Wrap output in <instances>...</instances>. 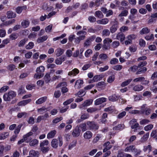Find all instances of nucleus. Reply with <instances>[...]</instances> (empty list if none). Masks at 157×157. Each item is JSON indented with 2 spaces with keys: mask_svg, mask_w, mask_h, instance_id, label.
<instances>
[{
  "mask_svg": "<svg viewBox=\"0 0 157 157\" xmlns=\"http://www.w3.org/2000/svg\"><path fill=\"white\" fill-rule=\"evenodd\" d=\"M104 148L103 150L104 152H105L107 150H109L112 147V146L110 144V142L108 141L104 144L103 145Z\"/></svg>",
  "mask_w": 157,
  "mask_h": 157,
  "instance_id": "obj_9",
  "label": "nucleus"
},
{
  "mask_svg": "<svg viewBox=\"0 0 157 157\" xmlns=\"http://www.w3.org/2000/svg\"><path fill=\"white\" fill-rule=\"evenodd\" d=\"M124 127V125L123 124H119L113 128V129L115 130H121Z\"/></svg>",
  "mask_w": 157,
  "mask_h": 157,
  "instance_id": "obj_36",
  "label": "nucleus"
},
{
  "mask_svg": "<svg viewBox=\"0 0 157 157\" xmlns=\"http://www.w3.org/2000/svg\"><path fill=\"white\" fill-rule=\"evenodd\" d=\"M146 105L144 104L141 106V112L142 114L147 115L151 113V110L149 108L146 107Z\"/></svg>",
  "mask_w": 157,
  "mask_h": 157,
  "instance_id": "obj_4",
  "label": "nucleus"
},
{
  "mask_svg": "<svg viewBox=\"0 0 157 157\" xmlns=\"http://www.w3.org/2000/svg\"><path fill=\"white\" fill-rule=\"evenodd\" d=\"M9 135L7 132H3L0 134V140H4Z\"/></svg>",
  "mask_w": 157,
  "mask_h": 157,
  "instance_id": "obj_34",
  "label": "nucleus"
},
{
  "mask_svg": "<svg viewBox=\"0 0 157 157\" xmlns=\"http://www.w3.org/2000/svg\"><path fill=\"white\" fill-rule=\"evenodd\" d=\"M132 147L131 151L135 154V155H138L140 154L141 151L136 148L134 145H132Z\"/></svg>",
  "mask_w": 157,
  "mask_h": 157,
  "instance_id": "obj_22",
  "label": "nucleus"
},
{
  "mask_svg": "<svg viewBox=\"0 0 157 157\" xmlns=\"http://www.w3.org/2000/svg\"><path fill=\"white\" fill-rule=\"evenodd\" d=\"M28 116V115L27 113L25 112H22L19 113L17 115V117L19 118H21L23 117L25 118Z\"/></svg>",
  "mask_w": 157,
  "mask_h": 157,
  "instance_id": "obj_16",
  "label": "nucleus"
},
{
  "mask_svg": "<svg viewBox=\"0 0 157 157\" xmlns=\"http://www.w3.org/2000/svg\"><path fill=\"white\" fill-rule=\"evenodd\" d=\"M128 13V11L126 10H124L122 11L121 13L119 15V17H122L123 16H126Z\"/></svg>",
  "mask_w": 157,
  "mask_h": 157,
  "instance_id": "obj_50",
  "label": "nucleus"
},
{
  "mask_svg": "<svg viewBox=\"0 0 157 157\" xmlns=\"http://www.w3.org/2000/svg\"><path fill=\"white\" fill-rule=\"evenodd\" d=\"M22 126V124H19L17 126L14 131L15 134H17L19 133Z\"/></svg>",
  "mask_w": 157,
  "mask_h": 157,
  "instance_id": "obj_55",
  "label": "nucleus"
},
{
  "mask_svg": "<svg viewBox=\"0 0 157 157\" xmlns=\"http://www.w3.org/2000/svg\"><path fill=\"white\" fill-rule=\"evenodd\" d=\"M88 128L90 129L96 130L98 128V125L95 124L94 122L88 121L87 123Z\"/></svg>",
  "mask_w": 157,
  "mask_h": 157,
  "instance_id": "obj_6",
  "label": "nucleus"
},
{
  "mask_svg": "<svg viewBox=\"0 0 157 157\" xmlns=\"http://www.w3.org/2000/svg\"><path fill=\"white\" fill-rule=\"evenodd\" d=\"M82 34H86V31L81 30L79 31L77 33V35L79 36L75 38V42L76 43H79L81 40H83L85 39V36H84V35L80 36Z\"/></svg>",
  "mask_w": 157,
  "mask_h": 157,
  "instance_id": "obj_2",
  "label": "nucleus"
},
{
  "mask_svg": "<svg viewBox=\"0 0 157 157\" xmlns=\"http://www.w3.org/2000/svg\"><path fill=\"white\" fill-rule=\"evenodd\" d=\"M18 37V34L16 33H12L10 36V38L12 40H15Z\"/></svg>",
  "mask_w": 157,
  "mask_h": 157,
  "instance_id": "obj_45",
  "label": "nucleus"
},
{
  "mask_svg": "<svg viewBox=\"0 0 157 157\" xmlns=\"http://www.w3.org/2000/svg\"><path fill=\"white\" fill-rule=\"evenodd\" d=\"M64 52V50L60 48H57L55 51V53L57 56L61 55Z\"/></svg>",
  "mask_w": 157,
  "mask_h": 157,
  "instance_id": "obj_20",
  "label": "nucleus"
},
{
  "mask_svg": "<svg viewBox=\"0 0 157 157\" xmlns=\"http://www.w3.org/2000/svg\"><path fill=\"white\" fill-rule=\"evenodd\" d=\"M150 31V29L147 28H144L140 31V34H143L147 33L149 32Z\"/></svg>",
  "mask_w": 157,
  "mask_h": 157,
  "instance_id": "obj_37",
  "label": "nucleus"
},
{
  "mask_svg": "<svg viewBox=\"0 0 157 157\" xmlns=\"http://www.w3.org/2000/svg\"><path fill=\"white\" fill-rule=\"evenodd\" d=\"M18 93L19 94H21L25 93V91L24 90V87L21 86L19 88Z\"/></svg>",
  "mask_w": 157,
  "mask_h": 157,
  "instance_id": "obj_53",
  "label": "nucleus"
},
{
  "mask_svg": "<svg viewBox=\"0 0 157 157\" xmlns=\"http://www.w3.org/2000/svg\"><path fill=\"white\" fill-rule=\"evenodd\" d=\"M40 150L44 153H47L49 150L50 148L48 146L40 147Z\"/></svg>",
  "mask_w": 157,
  "mask_h": 157,
  "instance_id": "obj_32",
  "label": "nucleus"
},
{
  "mask_svg": "<svg viewBox=\"0 0 157 157\" xmlns=\"http://www.w3.org/2000/svg\"><path fill=\"white\" fill-rule=\"evenodd\" d=\"M125 38L124 35L121 33H118L116 36V39L118 40H120L121 42L124 40Z\"/></svg>",
  "mask_w": 157,
  "mask_h": 157,
  "instance_id": "obj_12",
  "label": "nucleus"
},
{
  "mask_svg": "<svg viewBox=\"0 0 157 157\" xmlns=\"http://www.w3.org/2000/svg\"><path fill=\"white\" fill-rule=\"evenodd\" d=\"M136 37V36L134 34L130 35L127 36V39L131 41H132V40L135 39Z\"/></svg>",
  "mask_w": 157,
  "mask_h": 157,
  "instance_id": "obj_62",
  "label": "nucleus"
},
{
  "mask_svg": "<svg viewBox=\"0 0 157 157\" xmlns=\"http://www.w3.org/2000/svg\"><path fill=\"white\" fill-rule=\"evenodd\" d=\"M119 98V97L118 96L113 94L109 97V100L110 101H117Z\"/></svg>",
  "mask_w": 157,
  "mask_h": 157,
  "instance_id": "obj_14",
  "label": "nucleus"
},
{
  "mask_svg": "<svg viewBox=\"0 0 157 157\" xmlns=\"http://www.w3.org/2000/svg\"><path fill=\"white\" fill-rule=\"evenodd\" d=\"M8 93L11 99H13L14 97H15L16 95V93L12 90L9 91Z\"/></svg>",
  "mask_w": 157,
  "mask_h": 157,
  "instance_id": "obj_43",
  "label": "nucleus"
},
{
  "mask_svg": "<svg viewBox=\"0 0 157 157\" xmlns=\"http://www.w3.org/2000/svg\"><path fill=\"white\" fill-rule=\"evenodd\" d=\"M114 79L115 75H112L108 77L107 82L109 83H111L114 81Z\"/></svg>",
  "mask_w": 157,
  "mask_h": 157,
  "instance_id": "obj_44",
  "label": "nucleus"
},
{
  "mask_svg": "<svg viewBox=\"0 0 157 157\" xmlns=\"http://www.w3.org/2000/svg\"><path fill=\"white\" fill-rule=\"evenodd\" d=\"M56 133V131L55 130L51 131L47 135V138L50 139L53 137Z\"/></svg>",
  "mask_w": 157,
  "mask_h": 157,
  "instance_id": "obj_31",
  "label": "nucleus"
},
{
  "mask_svg": "<svg viewBox=\"0 0 157 157\" xmlns=\"http://www.w3.org/2000/svg\"><path fill=\"white\" fill-rule=\"evenodd\" d=\"M79 128H80L82 129L83 132H84L86 130V124L85 123H82L79 125V126H78Z\"/></svg>",
  "mask_w": 157,
  "mask_h": 157,
  "instance_id": "obj_54",
  "label": "nucleus"
},
{
  "mask_svg": "<svg viewBox=\"0 0 157 157\" xmlns=\"http://www.w3.org/2000/svg\"><path fill=\"white\" fill-rule=\"evenodd\" d=\"M144 87L142 85H137L135 86L133 88V90L135 91H140L142 90Z\"/></svg>",
  "mask_w": 157,
  "mask_h": 157,
  "instance_id": "obj_23",
  "label": "nucleus"
},
{
  "mask_svg": "<svg viewBox=\"0 0 157 157\" xmlns=\"http://www.w3.org/2000/svg\"><path fill=\"white\" fill-rule=\"evenodd\" d=\"M30 22L28 20H23L21 23L22 26L24 28H27L29 25Z\"/></svg>",
  "mask_w": 157,
  "mask_h": 157,
  "instance_id": "obj_18",
  "label": "nucleus"
},
{
  "mask_svg": "<svg viewBox=\"0 0 157 157\" xmlns=\"http://www.w3.org/2000/svg\"><path fill=\"white\" fill-rule=\"evenodd\" d=\"M132 81V79H130L127 80L126 81L123 82L121 85V86L122 87H124L125 86L128 85L130 82Z\"/></svg>",
  "mask_w": 157,
  "mask_h": 157,
  "instance_id": "obj_46",
  "label": "nucleus"
},
{
  "mask_svg": "<svg viewBox=\"0 0 157 157\" xmlns=\"http://www.w3.org/2000/svg\"><path fill=\"white\" fill-rule=\"evenodd\" d=\"M105 85V83L104 82H99L96 84V86L98 88H100Z\"/></svg>",
  "mask_w": 157,
  "mask_h": 157,
  "instance_id": "obj_63",
  "label": "nucleus"
},
{
  "mask_svg": "<svg viewBox=\"0 0 157 157\" xmlns=\"http://www.w3.org/2000/svg\"><path fill=\"white\" fill-rule=\"evenodd\" d=\"M93 102V100L92 99L87 100L85 101L82 104V105L83 107L88 106L91 105Z\"/></svg>",
  "mask_w": 157,
  "mask_h": 157,
  "instance_id": "obj_28",
  "label": "nucleus"
},
{
  "mask_svg": "<svg viewBox=\"0 0 157 157\" xmlns=\"http://www.w3.org/2000/svg\"><path fill=\"white\" fill-rule=\"evenodd\" d=\"M92 132L89 131H88L84 133L83 136L85 139L89 140L92 137Z\"/></svg>",
  "mask_w": 157,
  "mask_h": 157,
  "instance_id": "obj_13",
  "label": "nucleus"
},
{
  "mask_svg": "<svg viewBox=\"0 0 157 157\" xmlns=\"http://www.w3.org/2000/svg\"><path fill=\"white\" fill-rule=\"evenodd\" d=\"M149 133L147 132L141 138L140 141L141 143L145 142L148 139L149 136Z\"/></svg>",
  "mask_w": 157,
  "mask_h": 157,
  "instance_id": "obj_24",
  "label": "nucleus"
},
{
  "mask_svg": "<svg viewBox=\"0 0 157 157\" xmlns=\"http://www.w3.org/2000/svg\"><path fill=\"white\" fill-rule=\"evenodd\" d=\"M74 101V99L73 98H70L63 103V105H67Z\"/></svg>",
  "mask_w": 157,
  "mask_h": 157,
  "instance_id": "obj_59",
  "label": "nucleus"
},
{
  "mask_svg": "<svg viewBox=\"0 0 157 157\" xmlns=\"http://www.w3.org/2000/svg\"><path fill=\"white\" fill-rule=\"evenodd\" d=\"M81 130L79 127L78 126H76L75 128L73 130L72 133V136L75 137H77L80 136Z\"/></svg>",
  "mask_w": 157,
  "mask_h": 157,
  "instance_id": "obj_7",
  "label": "nucleus"
},
{
  "mask_svg": "<svg viewBox=\"0 0 157 157\" xmlns=\"http://www.w3.org/2000/svg\"><path fill=\"white\" fill-rule=\"evenodd\" d=\"M136 120L135 119H132L130 121V124L132 129L136 128L139 126V124L136 123Z\"/></svg>",
  "mask_w": 157,
  "mask_h": 157,
  "instance_id": "obj_8",
  "label": "nucleus"
},
{
  "mask_svg": "<svg viewBox=\"0 0 157 157\" xmlns=\"http://www.w3.org/2000/svg\"><path fill=\"white\" fill-rule=\"evenodd\" d=\"M153 127V126L152 124H150L145 126L144 128V130L146 131H148L151 130Z\"/></svg>",
  "mask_w": 157,
  "mask_h": 157,
  "instance_id": "obj_58",
  "label": "nucleus"
},
{
  "mask_svg": "<svg viewBox=\"0 0 157 157\" xmlns=\"http://www.w3.org/2000/svg\"><path fill=\"white\" fill-rule=\"evenodd\" d=\"M147 70V68L146 67H144L140 69L136 72V74L139 75L142 73H144Z\"/></svg>",
  "mask_w": 157,
  "mask_h": 157,
  "instance_id": "obj_41",
  "label": "nucleus"
},
{
  "mask_svg": "<svg viewBox=\"0 0 157 157\" xmlns=\"http://www.w3.org/2000/svg\"><path fill=\"white\" fill-rule=\"evenodd\" d=\"M119 45L120 43L118 41H115L112 43V46L114 48H116Z\"/></svg>",
  "mask_w": 157,
  "mask_h": 157,
  "instance_id": "obj_51",
  "label": "nucleus"
},
{
  "mask_svg": "<svg viewBox=\"0 0 157 157\" xmlns=\"http://www.w3.org/2000/svg\"><path fill=\"white\" fill-rule=\"evenodd\" d=\"M106 100V98L103 97L97 99L95 101V104L97 105H100L105 102Z\"/></svg>",
  "mask_w": 157,
  "mask_h": 157,
  "instance_id": "obj_11",
  "label": "nucleus"
},
{
  "mask_svg": "<svg viewBox=\"0 0 157 157\" xmlns=\"http://www.w3.org/2000/svg\"><path fill=\"white\" fill-rule=\"evenodd\" d=\"M102 33L103 36H108L110 35V32L108 29H105L102 31Z\"/></svg>",
  "mask_w": 157,
  "mask_h": 157,
  "instance_id": "obj_47",
  "label": "nucleus"
},
{
  "mask_svg": "<svg viewBox=\"0 0 157 157\" xmlns=\"http://www.w3.org/2000/svg\"><path fill=\"white\" fill-rule=\"evenodd\" d=\"M95 16L96 17L100 19L104 17L102 13L100 11H96L95 13Z\"/></svg>",
  "mask_w": 157,
  "mask_h": 157,
  "instance_id": "obj_33",
  "label": "nucleus"
},
{
  "mask_svg": "<svg viewBox=\"0 0 157 157\" xmlns=\"http://www.w3.org/2000/svg\"><path fill=\"white\" fill-rule=\"evenodd\" d=\"M52 25H50L46 27L45 29V31L46 32L49 33L51 32V31L52 29Z\"/></svg>",
  "mask_w": 157,
  "mask_h": 157,
  "instance_id": "obj_61",
  "label": "nucleus"
},
{
  "mask_svg": "<svg viewBox=\"0 0 157 157\" xmlns=\"http://www.w3.org/2000/svg\"><path fill=\"white\" fill-rule=\"evenodd\" d=\"M38 141L36 139H33L29 142V145L31 146H35L37 145Z\"/></svg>",
  "mask_w": 157,
  "mask_h": 157,
  "instance_id": "obj_40",
  "label": "nucleus"
},
{
  "mask_svg": "<svg viewBox=\"0 0 157 157\" xmlns=\"http://www.w3.org/2000/svg\"><path fill=\"white\" fill-rule=\"evenodd\" d=\"M44 79L45 82L47 83H48L50 82L51 80V78L50 74L49 73H47L46 74L44 77Z\"/></svg>",
  "mask_w": 157,
  "mask_h": 157,
  "instance_id": "obj_38",
  "label": "nucleus"
},
{
  "mask_svg": "<svg viewBox=\"0 0 157 157\" xmlns=\"http://www.w3.org/2000/svg\"><path fill=\"white\" fill-rule=\"evenodd\" d=\"M31 99H29L25 100H23L19 102L18 104V105L19 106H24L29 103L31 101Z\"/></svg>",
  "mask_w": 157,
  "mask_h": 157,
  "instance_id": "obj_15",
  "label": "nucleus"
},
{
  "mask_svg": "<svg viewBox=\"0 0 157 157\" xmlns=\"http://www.w3.org/2000/svg\"><path fill=\"white\" fill-rule=\"evenodd\" d=\"M151 146L150 145H149L147 146H144L143 151H144L145 152L148 150V152H150L151 151Z\"/></svg>",
  "mask_w": 157,
  "mask_h": 157,
  "instance_id": "obj_42",
  "label": "nucleus"
},
{
  "mask_svg": "<svg viewBox=\"0 0 157 157\" xmlns=\"http://www.w3.org/2000/svg\"><path fill=\"white\" fill-rule=\"evenodd\" d=\"M28 40L27 38H25L21 40L18 44V46L19 47L23 46Z\"/></svg>",
  "mask_w": 157,
  "mask_h": 157,
  "instance_id": "obj_35",
  "label": "nucleus"
},
{
  "mask_svg": "<svg viewBox=\"0 0 157 157\" xmlns=\"http://www.w3.org/2000/svg\"><path fill=\"white\" fill-rule=\"evenodd\" d=\"M3 98L4 100L6 101H10L11 99L8 93L4 94L3 96Z\"/></svg>",
  "mask_w": 157,
  "mask_h": 157,
  "instance_id": "obj_39",
  "label": "nucleus"
},
{
  "mask_svg": "<svg viewBox=\"0 0 157 157\" xmlns=\"http://www.w3.org/2000/svg\"><path fill=\"white\" fill-rule=\"evenodd\" d=\"M79 73V71L77 68H75L72 71H69L68 73V75L71 76L73 75L74 76L76 75Z\"/></svg>",
  "mask_w": 157,
  "mask_h": 157,
  "instance_id": "obj_19",
  "label": "nucleus"
},
{
  "mask_svg": "<svg viewBox=\"0 0 157 157\" xmlns=\"http://www.w3.org/2000/svg\"><path fill=\"white\" fill-rule=\"evenodd\" d=\"M47 97L46 96L40 98L36 101V103L37 104H41L45 102L47 100Z\"/></svg>",
  "mask_w": 157,
  "mask_h": 157,
  "instance_id": "obj_25",
  "label": "nucleus"
},
{
  "mask_svg": "<svg viewBox=\"0 0 157 157\" xmlns=\"http://www.w3.org/2000/svg\"><path fill=\"white\" fill-rule=\"evenodd\" d=\"M58 141L56 139H53L51 142L52 146L54 148H56L58 145Z\"/></svg>",
  "mask_w": 157,
  "mask_h": 157,
  "instance_id": "obj_27",
  "label": "nucleus"
},
{
  "mask_svg": "<svg viewBox=\"0 0 157 157\" xmlns=\"http://www.w3.org/2000/svg\"><path fill=\"white\" fill-rule=\"evenodd\" d=\"M34 46V43L32 42H30L28 44L26 45L25 48L27 49H30L33 48Z\"/></svg>",
  "mask_w": 157,
  "mask_h": 157,
  "instance_id": "obj_48",
  "label": "nucleus"
},
{
  "mask_svg": "<svg viewBox=\"0 0 157 157\" xmlns=\"http://www.w3.org/2000/svg\"><path fill=\"white\" fill-rule=\"evenodd\" d=\"M33 134V133L31 132H29V133H27L26 134L24 135L23 136V138H24L26 140H27V142L28 143V142H29L31 140V139L29 138V136H32Z\"/></svg>",
  "mask_w": 157,
  "mask_h": 157,
  "instance_id": "obj_17",
  "label": "nucleus"
},
{
  "mask_svg": "<svg viewBox=\"0 0 157 157\" xmlns=\"http://www.w3.org/2000/svg\"><path fill=\"white\" fill-rule=\"evenodd\" d=\"M45 70L44 67L42 66L38 67L36 69V73L34 75V78H40L42 77L44 75L43 72Z\"/></svg>",
  "mask_w": 157,
  "mask_h": 157,
  "instance_id": "obj_1",
  "label": "nucleus"
},
{
  "mask_svg": "<svg viewBox=\"0 0 157 157\" xmlns=\"http://www.w3.org/2000/svg\"><path fill=\"white\" fill-rule=\"evenodd\" d=\"M151 136L155 138L157 136V130H152L151 134Z\"/></svg>",
  "mask_w": 157,
  "mask_h": 157,
  "instance_id": "obj_64",
  "label": "nucleus"
},
{
  "mask_svg": "<svg viewBox=\"0 0 157 157\" xmlns=\"http://www.w3.org/2000/svg\"><path fill=\"white\" fill-rule=\"evenodd\" d=\"M7 17L8 18H11L15 17L16 16V14L15 13L12 11H8L7 12Z\"/></svg>",
  "mask_w": 157,
  "mask_h": 157,
  "instance_id": "obj_26",
  "label": "nucleus"
},
{
  "mask_svg": "<svg viewBox=\"0 0 157 157\" xmlns=\"http://www.w3.org/2000/svg\"><path fill=\"white\" fill-rule=\"evenodd\" d=\"M99 58L101 59L105 60L107 58L108 56L105 54H101L99 55Z\"/></svg>",
  "mask_w": 157,
  "mask_h": 157,
  "instance_id": "obj_60",
  "label": "nucleus"
},
{
  "mask_svg": "<svg viewBox=\"0 0 157 157\" xmlns=\"http://www.w3.org/2000/svg\"><path fill=\"white\" fill-rule=\"evenodd\" d=\"M9 86H3L0 89V93H2L6 92L9 89Z\"/></svg>",
  "mask_w": 157,
  "mask_h": 157,
  "instance_id": "obj_52",
  "label": "nucleus"
},
{
  "mask_svg": "<svg viewBox=\"0 0 157 157\" xmlns=\"http://www.w3.org/2000/svg\"><path fill=\"white\" fill-rule=\"evenodd\" d=\"M150 122V121L146 119H143L140 122V124L141 125L146 124Z\"/></svg>",
  "mask_w": 157,
  "mask_h": 157,
  "instance_id": "obj_56",
  "label": "nucleus"
},
{
  "mask_svg": "<svg viewBox=\"0 0 157 157\" xmlns=\"http://www.w3.org/2000/svg\"><path fill=\"white\" fill-rule=\"evenodd\" d=\"M96 38L95 36H92L89 37L86 39L84 43V46L85 48H87L91 44V43Z\"/></svg>",
  "mask_w": 157,
  "mask_h": 157,
  "instance_id": "obj_5",
  "label": "nucleus"
},
{
  "mask_svg": "<svg viewBox=\"0 0 157 157\" xmlns=\"http://www.w3.org/2000/svg\"><path fill=\"white\" fill-rule=\"evenodd\" d=\"M118 62V59L114 58L112 59L110 61V63L111 64H115Z\"/></svg>",
  "mask_w": 157,
  "mask_h": 157,
  "instance_id": "obj_57",
  "label": "nucleus"
},
{
  "mask_svg": "<svg viewBox=\"0 0 157 157\" xmlns=\"http://www.w3.org/2000/svg\"><path fill=\"white\" fill-rule=\"evenodd\" d=\"M29 155L30 156L33 157H38L39 155V153L37 151L32 150L30 151Z\"/></svg>",
  "mask_w": 157,
  "mask_h": 157,
  "instance_id": "obj_29",
  "label": "nucleus"
},
{
  "mask_svg": "<svg viewBox=\"0 0 157 157\" xmlns=\"http://www.w3.org/2000/svg\"><path fill=\"white\" fill-rule=\"evenodd\" d=\"M145 80V78L143 77H141L136 78L133 80L134 82H144Z\"/></svg>",
  "mask_w": 157,
  "mask_h": 157,
  "instance_id": "obj_49",
  "label": "nucleus"
},
{
  "mask_svg": "<svg viewBox=\"0 0 157 157\" xmlns=\"http://www.w3.org/2000/svg\"><path fill=\"white\" fill-rule=\"evenodd\" d=\"M111 22L113 25L110 28V30L112 33H113L116 31L118 28L119 22L116 19H114V21H112Z\"/></svg>",
  "mask_w": 157,
  "mask_h": 157,
  "instance_id": "obj_3",
  "label": "nucleus"
},
{
  "mask_svg": "<svg viewBox=\"0 0 157 157\" xmlns=\"http://www.w3.org/2000/svg\"><path fill=\"white\" fill-rule=\"evenodd\" d=\"M83 84V82L81 79L78 80L75 82V87L76 89H79Z\"/></svg>",
  "mask_w": 157,
  "mask_h": 157,
  "instance_id": "obj_10",
  "label": "nucleus"
},
{
  "mask_svg": "<svg viewBox=\"0 0 157 157\" xmlns=\"http://www.w3.org/2000/svg\"><path fill=\"white\" fill-rule=\"evenodd\" d=\"M48 37L47 36H43L41 37L38 38L37 40V41L38 43L43 42L45 41L48 38Z\"/></svg>",
  "mask_w": 157,
  "mask_h": 157,
  "instance_id": "obj_30",
  "label": "nucleus"
},
{
  "mask_svg": "<svg viewBox=\"0 0 157 157\" xmlns=\"http://www.w3.org/2000/svg\"><path fill=\"white\" fill-rule=\"evenodd\" d=\"M109 21V20L107 18L103 19L101 20H98L97 22L98 24L102 25H105L108 23Z\"/></svg>",
  "mask_w": 157,
  "mask_h": 157,
  "instance_id": "obj_21",
  "label": "nucleus"
}]
</instances>
